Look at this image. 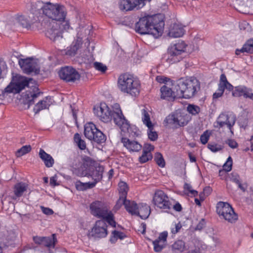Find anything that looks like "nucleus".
I'll return each instance as SVG.
<instances>
[{"label":"nucleus","mask_w":253,"mask_h":253,"mask_svg":"<svg viewBox=\"0 0 253 253\" xmlns=\"http://www.w3.org/2000/svg\"><path fill=\"white\" fill-rule=\"evenodd\" d=\"M119 192L120 197L123 199H126L128 188L127 184L123 181H121L119 183Z\"/></svg>","instance_id":"35"},{"label":"nucleus","mask_w":253,"mask_h":253,"mask_svg":"<svg viewBox=\"0 0 253 253\" xmlns=\"http://www.w3.org/2000/svg\"><path fill=\"white\" fill-rule=\"evenodd\" d=\"M176 86L180 98L189 99L193 97L200 90V83L195 78H181L176 80Z\"/></svg>","instance_id":"4"},{"label":"nucleus","mask_w":253,"mask_h":253,"mask_svg":"<svg viewBox=\"0 0 253 253\" xmlns=\"http://www.w3.org/2000/svg\"><path fill=\"white\" fill-rule=\"evenodd\" d=\"M154 149V146L151 144L146 143L145 144L143 151H145L146 152L151 153V152L153 151Z\"/></svg>","instance_id":"62"},{"label":"nucleus","mask_w":253,"mask_h":253,"mask_svg":"<svg viewBox=\"0 0 253 253\" xmlns=\"http://www.w3.org/2000/svg\"><path fill=\"white\" fill-rule=\"evenodd\" d=\"M126 199L121 198V197H119V199L117 201L116 204L114 207V210H119L123 205H124V201H126Z\"/></svg>","instance_id":"53"},{"label":"nucleus","mask_w":253,"mask_h":253,"mask_svg":"<svg viewBox=\"0 0 253 253\" xmlns=\"http://www.w3.org/2000/svg\"><path fill=\"white\" fill-rule=\"evenodd\" d=\"M41 209L44 214L47 215H52L54 213L53 210L49 208H45L43 206H41Z\"/></svg>","instance_id":"60"},{"label":"nucleus","mask_w":253,"mask_h":253,"mask_svg":"<svg viewBox=\"0 0 253 253\" xmlns=\"http://www.w3.org/2000/svg\"><path fill=\"white\" fill-rule=\"evenodd\" d=\"M243 96L245 98H250L253 100V93L252 92V89L246 87L245 92L243 94Z\"/></svg>","instance_id":"55"},{"label":"nucleus","mask_w":253,"mask_h":253,"mask_svg":"<svg viewBox=\"0 0 253 253\" xmlns=\"http://www.w3.org/2000/svg\"><path fill=\"white\" fill-rule=\"evenodd\" d=\"M39 157L43 161L46 167L50 168L53 166L54 163V159L42 149L40 150Z\"/></svg>","instance_id":"27"},{"label":"nucleus","mask_w":253,"mask_h":253,"mask_svg":"<svg viewBox=\"0 0 253 253\" xmlns=\"http://www.w3.org/2000/svg\"><path fill=\"white\" fill-rule=\"evenodd\" d=\"M93 65L96 70L102 73H105L107 69L106 66L100 62H95L94 63Z\"/></svg>","instance_id":"49"},{"label":"nucleus","mask_w":253,"mask_h":253,"mask_svg":"<svg viewBox=\"0 0 253 253\" xmlns=\"http://www.w3.org/2000/svg\"><path fill=\"white\" fill-rule=\"evenodd\" d=\"M173 253H181L186 249L185 243L182 240L176 241L171 246Z\"/></svg>","instance_id":"31"},{"label":"nucleus","mask_w":253,"mask_h":253,"mask_svg":"<svg viewBox=\"0 0 253 253\" xmlns=\"http://www.w3.org/2000/svg\"><path fill=\"white\" fill-rule=\"evenodd\" d=\"M33 80L32 78H27L18 75L13 77L12 82L16 92L19 93L21 91L24 89L26 86L28 87L30 83Z\"/></svg>","instance_id":"18"},{"label":"nucleus","mask_w":253,"mask_h":253,"mask_svg":"<svg viewBox=\"0 0 253 253\" xmlns=\"http://www.w3.org/2000/svg\"><path fill=\"white\" fill-rule=\"evenodd\" d=\"M31 149L32 148L30 145L23 146L16 151V155L17 157H21L30 152Z\"/></svg>","instance_id":"40"},{"label":"nucleus","mask_w":253,"mask_h":253,"mask_svg":"<svg viewBox=\"0 0 253 253\" xmlns=\"http://www.w3.org/2000/svg\"><path fill=\"white\" fill-rule=\"evenodd\" d=\"M164 25L163 21L158 22L157 16L148 15L139 19L135 24V30L141 35L150 34L158 38L162 35Z\"/></svg>","instance_id":"2"},{"label":"nucleus","mask_w":253,"mask_h":253,"mask_svg":"<svg viewBox=\"0 0 253 253\" xmlns=\"http://www.w3.org/2000/svg\"><path fill=\"white\" fill-rule=\"evenodd\" d=\"M98 128L92 123H88L84 126V135L89 140H92L94 138V136Z\"/></svg>","instance_id":"23"},{"label":"nucleus","mask_w":253,"mask_h":253,"mask_svg":"<svg viewBox=\"0 0 253 253\" xmlns=\"http://www.w3.org/2000/svg\"><path fill=\"white\" fill-rule=\"evenodd\" d=\"M58 75L61 80L67 83H75L81 78L79 72L71 66L62 67L58 71Z\"/></svg>","instance_id":"11"},{"label":"nucleus","mask_w":253,"mask_h":253,"mask_svg":"<svg viewBox=\"0 0 253 253\" xmlns=\"http://www.w3.org/2000/svg\"><path fill=\"white\" fill-rule=\"evenodd\" d=\"M101 218L103 219V221H104L105 222L106 221L111 226L116 227V222L114 219V214L111 211L108 210Z\"/></svg>","instance_id":"33"},{"label":"nucleus","mask_w":253,"mask_h":253,"mask_svg":"<svg viewBox=\"0 0 253 253\" xmlns=\"http://www.w3.org/2000/svg\"><path fill=\"white\" fill-rule=\"evenodd\" d=\"M42 14L52 21H63L66 16V10L62 5L48 2L45 3Z\"/></svg>","instance_id":"6"},{"label":"nucleus","mask_w":253,"mask_h":253,"mask_svg":"<svg viewBox=\"0 0 253 253\" xmlns=\"http://www.w3.org/2000/svg\"><path fill=\"white\" fill-rule=\"evenodd\" d=\"M156 80L158 82H159L160 83L166 84H167L166 85H167L168 84V82H169L171 83H172V81H171L169 79L166 78V77H163V76H157L156 78Z\"/></svg>","instance_id":"56"},{"label":"nucleus","mask_w":253,"mask_h":253,"mask_svg":"<svg viewBox=\"0 0 253 253\" xmlns=\"http://www.w3.org/2000/svg\"><path fill=\"white\" fill-rule=\"evenodd\" d=\"M74 141L81 150H84L86 148L85 141L81 138L80 135L76 133L74 137Z\"/></svg>","instance_id":"39"},{"label":"nucleus","mask_w":253,"mask_h":253,"mask_svg":"<svg viewBox=\"0 0 253 253\" xmlns=\"http://www.w3.org/2000/svg\"><path fill=\"white\" fill-rule=\"evenodd\" d=\"M107 234V225L106 223L103 220H97L88 236L100 239L106 237Z\"/></svg>","instance_id":"15"},{"label":"nucleus","mask_w":253,"mask_h":253,"mask_svg":"<svg viewBox=\"0 0 253 253\" xmlns=\"http://www.w3.org/2000/svg\"><path fill=\"white\" fill-rule=\"evenodd\" d=\"M42 94L43 92L41 91L37 86H32V87L23 93L22 96V103L27 106V109H29L30 106L34 104L35 100Z\"/></svg>","instance_id":"12"},{"label":"nucleus","mask_w":253,"mask_h":253,"mask_svg":"<svg viewBox=\"0 0 253 253\" xmlns=\"http://www.w3.org/2000/svg\"><path fill=\"white\" fill-rule=\"evenodd\" d=\"M151 0H119V7L121 11H128L139 9L145 5V2Z\"/></svg>","instance_id":"13"},{"label":"nucleus","mask_w":253,"mask_h":253,"mask_svg":"<svg viewBox=\"0 0 253 253\" xmlns=\"http://www.w3.org/2000/svg\"><path fill=\"white\" fill-rule=\"evenodd\" d=\"M246 86H237L234 87L232 94L234 97H241L243 96V94L245 92Z\"/></svg>","instance_id":"41"},{"label":"nucleus","mask_w":253,"mask_h":253,"mask_svg":"<svg viewBox=\"0 0 253 253\" xmlns=\"http://www.w3.org/2000/svg\"><path fill=\"white\" fill-rule=\"evenodd\" d=\"M155 160L157 164L160 167L163 168L165 166V162L163 155L159 152L155 154Z\"/></svg>","instance_id":"44"},{"label":"nucleus","mask_w":253,"mask_h":253,"mask_svg":"<svg viewBox=\"0 0 253 253\" xmlns=\"http://www.w3.org/2000/svg\"><path fill=\"white\" fill-rule=\"evenodd\" d=\"M50 99V97L46 96L43 100L39 101L34 106L33 111L35 113L38 114L41 111L48 108L51 104Z\"/></svg>","instance_id":"24"},{"label":"nucleus","mask_w":253,"mask_h":253,"mask_svg":"<svg viewBox=\"0 0 253 253\" xmlns=\"http://www.w3.org/2000/svg\"><path fill=\"white\" fill-rule=\"evenodd\" d=\"M150 214V208L147 204L139 206L136 211V215H138L141 219H147Z\"/></svg>","instance_id":"29"},{"label":"nucleus","mask_w":253,"mask_h":253,"mask_svg":"<svg viewBox=\"0 0 253 253\" xmlns=\"http://www.w3.org/2000/svg\"><path fill=\"white\" fill-rule=\"evenodd\" d=\"M208 147L213 152H216L221 150V148L220 147H217V144H216L209 143Z\"/></svg>","instance_id":"58"},{"label":"nucleus","mask_w":253,"mask_h":253,"mask_svg":"<svg viewBox=\"0 0 253 253\" xmlns=\"http://www.w3.org/2000/svg\"><path fill=\"white\" fill-rule=\"evenodd\" d=\"M226 143L228 145V146L232 148L235 149L238 147V143L234 139H229L226 141Z\"/></svg>","instance_id":"57"},{"label":"nucleus","mask_w":253,"mask_h":253,"mask_svg":"<svg viewBox=\"0 0 253 253\" xmlns=\"http://www.w3.org/2000/svg\"><path fill=\"white\" fill-rule=\"evenodd\" d=\"M17 20L19 24L23 27L26 28L27 29L30 28L32 24L33 23L32 21H30L27 17L23 15L19 16L17 18Z\"/></svg>","instance_id":"36"},{"label":"nucleus","mask_w":253,"mask_h":253,"mask_svg":"<svg viewBox=\"0 0 253 253\" xmlns=\"http://www.w3.org/2000/svg\"><path fill=\"white\" fill-rule=\"evenodd\" d=\"M94 113L104 123L108 122L113 119L115 124L120 127L122 131L125 133L128 132L129 123L126 119L120 108L112 111L106 104L101 105L100 107L94 108Z\"/></svg>","instance_id":"1"},{"label":"nucleus","mask_w":253,"mask_h":253,"mask_svg":"<svg viewBox=\"0 0 253 253\" xmlns=\"http://www.w3.org/2000/svg\"><path fill=\"white\" fill-rule=\"evenodd\" d=\"M142 121L148 128H152V126H153L151 120L149 113L145 110H142Z\"/></svg>","instance_id":"38"},{"label":"nucleus","mask_w":253,"mask_h":253,"mask_svg":"<svg viewBox=\"0 0 253 253\" xmlns=\"http://www.w3.org/2000/svg\"><path fill=\"white\" fill-rule=\"evenodd\" d=\"M121 142L123 143L124 146L129 151L138 152L141 150L142 147V145L137 141L130 140L127 138H122Z\"/></svg>","instance_id":"22"},{"label":"nucleus","mask_w":253,"mask_h":253,"mask_svg":"<svg viewBox=\"0 0 253 253\" xmlns=\"http://www.w3.org/2000/svg\"><path fill=\"white\" fill-rule=\"evenodd\" d=\"M182 227V225L180 222L175 224V227L171 229V232L172 234H175L178 232Z\"/></svg>","instance_id":"63"},{"label":"nucleus","mask_w":253,"mask_h":253,"mask_svg":"<svg viewBox=\"0 0 253 253\" xmlns=\"http://www.w3.org/2000/svg\"><path fill=\"white\" fill-rule=\"evenodd\" d=\"M106 140V136L98 129L95 133L94 138H92V140L96 142L98 144H101L105 142Z\"/></svg>","instance_id":"37"},{"label":"nucleus","mask_w":253,"mask_h":253,"mask_svg":"<svg viewBox=\"0 0 253 253\" xmlns=\"http://www.w3.org/2000/svg\"><path fill=\"white\" fill-rule=\"evenodd\" d=\"M152 155L151 153L146 152L143 151L142 155L139 157V161L141 163H145L152 159Z\"/></svg>","instance_id":"45"},{"label":"nucleus","mask_w":253,"mask_h":253,"mask_svg":"<svg viewBox=\"0 0 253 253\" xmlns=\"http://www.w3.org/2000/svg\"><path fill=\"white\" fill-rule=\"evenodd\" d=\"M224 90L220 85L218 84V89L217 91L213 93V99H217L223 95L224 93Z\"/></svg>","instance_id":"52"},{"label":"nucleus","mask_w":253,"mask_h":253,"mask_svg":"<svg viewBox=\"0 0 253 253\" xmlns=\"http://www.w3.org/2000/svg\"><path fill=\"white\" fill-rule=\"evenodd\" d=\"M229 178L231 181L238 185V188L243 192H245L248 188V184L246 183H242L239 174L235 172L230 173Z\"/></svg>","instance_id":"25"},{"label":"nucleus","mask_w":253,"mask_h":253,"mask_svg":"<svg viewBox=\"0 0 253 253\" xmlns=\"http://www.w3.org/2000/svg\"><path fill=\"white\" fill-rule=\"evenodd\" d=\"M236 120V117L234 115H228L225 113H222L218 117L216 123L220 128L222 127L224 125H226L231 132L233 133L232 127L235 125Z\"/></svg>","instance_id":"19"},{"label":"nucleus","mask_w":253,"mask_h":253,"mask_svg":"<svg viewBox=\"0 0 253 253\" xmlns=\"http://www.w3.org/2000/svg\"><path fill=\"white\" fill-rule=\"evenodd\" d=\"M248 53H253V39H250L244 44Z\"/></svg>","instance_id":"51"},{"label":"nucleus","mask_w":253,"mask_h":253,"mask_svg":"<svg viewBox=\"0 0 253 253\" xmlns=\"http://www.w3.org/2000/svg\"><path fill=\"white\" fill-rule=\"evenodd\" d=\"M207 132L208 131H206L201 135L200 141L203 144H206L209 139L210 135Z\"/></svg>","instance_id":"54"},{"label":"nucleus","mask_w":253,"mask_h":253,"mask_svg":"<svg viewBox=\"0 0 253 253\" xmlns=\"http://www.w3.org/2000/svg\"><path fill=\"white\" fill-rule=\"evenodd\" d=\"M216 212L219 216L230 223H235L238 219V214L228 203L219 202L216 205Z\"/></svg>","instance_id":"9"},{"label":"nucleus","mask_w":253,"mask_h":253,"mask_svg":"<svg viewBox=\"0 0 253 253\" xmlns=\"http://www.w3.org/2000/svg\"><path fill=\"white\" fill-rule=\"evenodd\" d=\"M2 94L4 95L5 93H13L14 94L17 93L16 92V90H15L14 86L12 82L11 81V83L8 85L4 89L3 91L2 92Z\"/></svg>","instance_id":"50"},{"label":"nucleus","mask_w":253,"mask_h":253,"mask_svg":"<svg viewBox=\"0 0 253 253\" xmlns=\"http://www.w3.org/2000/svg\"><path fill=\"white\" fill-rule=\"evenodd\" d=\"M239 28L241 30H248L249 24L246 21H243L239 24Z\"/></svg>","instance_id":"64"},{"label":"nucleus","mask_w":253,"mask_h":253,"mask_svg":"<svg viewBox=\"0 0 253 253\" xmlns=\"http://www.w3.org/2000/svg\"><path fill=\"white\" fill-rule=\"evenodd\" d=\"M112 234H115L116 236L117 239H120L121 240H122L126 237V234L123 232L118 231L117 230L113 231L112 232Z\"/></svg>","instance_id":"59"},{"label":"nucleus","mask_w":253,"mask_h":253,"mask_svg":"<svg viewBox=\"0 0 253 253\" xmlns=\"http://www.w3.org/2000/svg\"><path fill=\"white\" fill-rule=\"evenodd\" d=\"M168 237V232H163L161 233L158 238L157 239V240L160 241L161 242H163V243H165V242L167 241V238Z\"/></svg>","instance_id":"61"},{"label":"nucleus","mask_w":253,"mask_h":253,"mask_svg":"<svg viewBox=\"0 0 253 253\" xmlns=\"http://www.w3.org/2000/svg\"><path fill=\"white\" fill-rule=\"evenodd\" d=\"M91 213L98 218H101L108 211L104 206V203L101 201H95L90 205Z\"/></svg>","instance_id":"20"},{"label":"nucleus","mask_w":253,"mask_h":253,"mask_svg":"<svg viewBox=\"0 0 253 253\" xmlns=\"http://www.w3.org/2000/svg\"><path fill=\"white\" fill-rule=\"evenodd\" d=\"M154 250L156 252H160L165 248V243L155 240L153 242Z\"/></svg>","instance_id":"46"},{"label":"nucleus","mask_w":253,"mask_h":253,"mask_svg":"<svg viewBox=\"0 0 253 253\" xmlns=\"http://www.w3.org/2000/svg\"><path fill=\"white\" fill-rule=\"evenodd\" d=\"M103 171L104 168L102 166H99L95 167L90 166L88 167L87 165L85 163L82 164L79 169L78 175L80 176H90L93 179L94 181L86 183H82L79 181L76 184L77 189L84 191L87 189L93 188L97 182L102 180Z\"/></svg>","instance_id":"3"},{"label":"nucleus","mask_w":253,"mask_h":253,"mask_svg":"<svg viewBox=\"0 0 253 253\" xmlns=\"http://www.w3.org/2000/svg\"><path fill=\"white\" fill-rule=\"evenodd\" d=\"M153 126H152V128L148 129L147 134L149 139L151 141H154L158 139V135L156 131L153 130Z\"/></svg>","instance_id":"47"},{"label":"nucleus","mask_w":253,"mask_h":253,"mask_svg":"<svg viewBox=\"0 0 253 253\" xmlns=\"http://www.w3.org/2000/svg\"><path fill=\"white\" fill-rule=\"evenodd\" d=\"M187 46L185 42L181 40L171 44L168 49L167 62L173 64L181 60L183 58L182 54L185 52Z\"/></svg>","instance_id":"7"},{"label":"nucleus","mask_w":253,"mask_h":253,"mask_svg":"<svg viewBox=\"0 0 253 253\" xmlns=\"http://www.w3.org/2000/svg\"><path fill=\"white\" fill-rule=\"evenodd\" d=\"M82 45V39L78 38L73 41L70 46L68 48L66 54L70 56H74L77 53L78 50L81 48Z\"/></svg>","instance_id":"26"},{"label":"nucleus","mask_w":253,"mask_h":253,"mask_svg":"<svg viewBox=\"0 0 253 253\" xmlns=\"http://www.w3.org/2000/svg\"><path fill=\"white\" fill-rule=\"evenodd\" d=\"M172 87L168 86L167 85H164L161 87V98L163 99H166L168 101H172L176 98H179L178 89L176 86V80L171 83Z\"/></svg>","instance_id":"14"},{"label":"nucleus","mask_w":253,"mask_h":253,"mask_svg":"<svg viewBox=\"0 0 253 253\" xmlns=\"http://www.w3.org/2000/svg\"><path fill=\"white\" fill-rule=\"evenodd\" d=\"M27 189V185L24 183L20 182L15 185L14 193L16 197H20Z\"/></svg>","instance_id":"32"},{"label":"nucleus","mask_w":253,"mask_h":253,"mask_svg":"<svg viewBox=\"0 0 253 253\" xmlns=\"http://www.w3.org/2000/svg\"><path fill=\"white\" fill-rule=\"evenodd\" d=\"M118 86L122 92L129 94L132 96H136L140 93L139 81L129 74H125L119 77Z\"/></svg>","instance_id":"5"},{"label":"nucleus","mask_w":253,"mask_h":253,"mask_svg":"<svg viewBox=\"0 0 253 253\" xmlns=\"http://www.w3.org/2000/svg\"><path fill=\"white\" fill-rule=\"evenodd\" d=\"M124 202V206L126 211L132 215H135L139 207L137 204L133 201L126 200Z\"/></svg>","instance_id":"30"},{"label":"nucleus","mask_w":253,"mask_h":253,"mask_svg":"<svg viewBox=\"0 0 253 253\" xmlns=\"http://www.w3.org/2000/svg\"><path fill=\"white\" fill-rule=\"evenodd\" d=\"M153 201L155 206L168 213L172 206L168 196L162 190H158L155 192Z\"/></svg>","instance_id":"10"},{"label":"nucleus","mask_w":253,"mask_h":253,"mask_svg":"<svg viewBox=\"0 0 253 253\" xmlns=\"http://www.w3.org/2000/svg\"><path fill=\"white\" fill-rule=\"evenodd\" d=\"M18 62L24 73L28 74L34 73L35 75L40 73V67L31 59H20Z\"/></svg>","instance_id":"16"},{"label":"nucleus","mask_w":253,"mask_h":253,"mask_svg":"<svg viewBox=\"0 0 253 253\" xmlns=\"http://www.w3.org/2000/svg\"><path fill=\"white\" fill-rule=\"evenodd\" d=\"M233 161L232 158L229 156L226 163L223 166V169L227 172H229L231 170L232 168Z\"/></svg>","instance_id":"48"},{"label":"nucleus","mask_w":253,"mask_h":253,"mask_svg":"<svg viewBox=\"0 0 253 253\" xmlns=\"http://www.w3.org/2000/svg\"><path fill=\"white\" fill-rule=\"evenodd\" d=\"M168 124H172L176 126H183L187 124L183 116L178 113L169 115L165 120Z\"/></svg>","instance_id":"21"},{"label":"nucleus","mask_w":253,"mask_h":253,"mask_svg":"<svg viewBox=\"0 0 253 253\" xmlns=\"http://www.w3.org/2000/svg\"><path fill=\"white\" fill-rule=\"evenodd\" d=\"M184 30L180 25L174 24L172 28L170 29L169 35L173 38H179L183 35Z\"/></svg>","instance_id":"28"},{"label":"nucleus","mask_w":253,"mask_h":253,"mask_svg":"<svg viewBox=\"0 0 253 253\" xmlns=\"http://www.w3.org/2000/svg\"><path fill=\"white\" fill-rule=\"evenodd\" d=\"M44 5H45V3H43L42 1L39 0L31 3L32 8L34 11L41 10L43 12Z\"/></svg>","instance_id":"42"},{"label":"nucleus","mask_w":253,"mask_h":253,"mask_svg":"<svg viewBox=\"0 0 253 253\" xmlns=\"http://www.w3.org/2000/svg\"><path fill=\"white\" fill-rule=\"evenodd\" d=\"M219 84L221 86L223 89H227L229 91L233 90L234 86L228 82L225 74L220 75Z\"/></svg>","instance_id":"34"},{"label":"nucleus","mask_w":253,"mask_h":253,"mask_svg":"<svg viewBox=\"0 0 253 253\" xmlns=\"http://www.w3.org/2000/svg\"><path fill=\"white\" fill-rule=\"evenodd\" d=\"M187 111L192 115H197L201 111L200 108L194 104H189L187 107Z\"/></svg>","instance_id":"43"},{"label":"nucleus","mask_w":253,"mask_h":253,"mask_svg":"<svg viewBox=\"0 0 253 253\" xmlns=\"http://www.w3.org/2000/svg\"><path fill=\"white\" fill-rule=\"evenodd\" d=\"M41 25L44 29V32L46 37L55 42L62 38V33L59 25L54 21L43 20Z\"/></svg>","instance_id":"8"},{"label":"nucleus","mask_w":253,"mask_h":253,"mask_svg":"<svg viewBox=\"0 0 253 253\" xmlns=\"http://www.w3.org/2000/svg\"><path fill=\"white\" fill-rule=\"evenodd\" d=\"M33 240L36 244L52 249L54 248L56 243L57 242L55 234L49 237L34 236Z\"/></svg>","instance_id":"17"}]
</instances>
